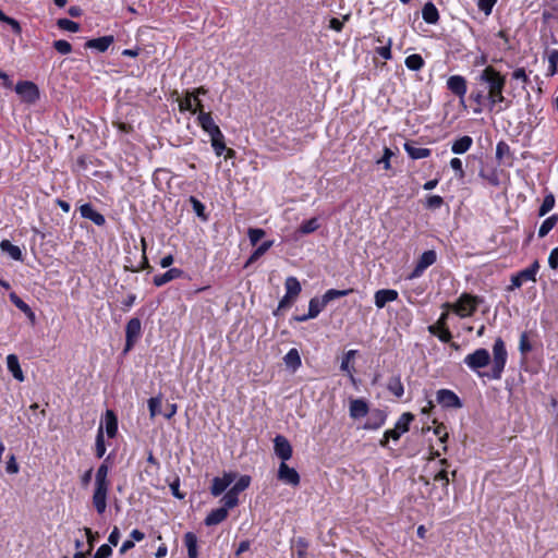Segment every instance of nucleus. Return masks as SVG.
Instances as JSON below:
<instances>
[{
    "label": "nucleus",
    "instance_id": "53",
    "mask_svg": "<svg viewBox=\"0 0 558 558\" xmlns=\"http://www.w3.org/2000/svg\"><path fill=\"white\" fill-rule=\"evenodd\" d=\"M442 205L444 198L439 195H429L425 202V207L430 210L439 209Z\"/></svg>",
    "mask_w": 558,
    "mask_h": 558
},
{
    "label": "nucleus",
    "instance_id": "59",
    "mask_svg": "<svg viewBox=\"0 0 558 558\" xmlns=\"http://www.w3.org/2000/svg\"><path fill=\"white\" fill-rule=\"evenodd\" d=\"M112 555V548L108 544H102L94 555V558H109Z\"/></svg>",
    "mask_w": 558,
    "mask_h": 558
},
{
    "label": "nucleus",
    "instance_id": "48",
    "mask_svg": "<svg viewBox=\"0 0 558 558\" xmlns=\"http://www.w3.org/2000/svg\"><path fill=\"white\" fill-rule=\"evenodd\" d=\"M554 206H555V196L551 193H549L543 199V203L538 209V216L539 217L545 216L547 213H549L554 208Z\"/></svg>",
    "mask_w": 558,
    "mask_h": 558
},
{
    "label": "nucleus",
    "instance_id": "56",
    "mask_svg": "<svg viewBox=\"0 0 558 558\" xmlns=\"http://www.w3.org/2000/svg\"><path fill=\"white\" fill-rule=\"evenodd\" d=\"M211 146L216 153L217 156H221L225 150H227L226 144H225V135L222 134L219 137H216L211 141Z\"/></svg>",
    "mask_w": 558,
    "mask_h": 558
},
{
    "label": "nucleus",
    "instance_id": "40",
    "mask_svg": "<svg viewBox=\"0 0 558 558\" xmlns=\"http://www.w3.org/2000/svg\"><path fill=\"white\" fill-rule=\"evenodd\" d=\"M558 73V49L548 51V69L547 76H554Z\"/></svg>",
    "mask_w": 558,
    "mask_h": 558
},
{
    "label": "nucleus",
    "instance_id": "35",
    "mask_svg": "<svg viewBox=\"0 0 558 558\" xmlns=\"http://www.w3.org/2000/svg\"><path fill=\"white\" fill-rule=\"evenodd\" d=\"M286 287V293L289 294V296H294L295 299L301 293V283L295 277H288L284 282Z\"/></svg>",
    "mask_w": 558,
    "mask_h": 558
},
{
    "label": "nucleus",
    "instance_id": "29",
    "mask_svg": "<svg viewBox=\"0 0 558 558\" xmlns=\"http://www.w3.org/2000/svg\"><path fill=\"white\" fill-rule=\"evenodd\" d=\"M404 149L408 153V155L414 160L427 158L432 154V150L429 148L416 147L414 146L413 142H405Z\"/></svg>",
    "mask_w": 558,
    "mask_h": 558
},
{
    "label": "nucleus",
    "instance_id": "6",
    "mask_svg": "<svg viewBox=\"0 0 558 558\" xmlns=\"http://www.w3.org/2000/svg\"><path fill=\"white\" fill-rule=\"evenodd\" d=\"M492 361V356L487 349L480 348L476 349L473 353L468 354L463 363L473 372L482 374L480 372L481 368L486 367Z\"/></svg>",
    "mask_w": 558,
    "mask_h": 558
},
{
    "label": "nucleus",
    "instance_id": "47",
    "mask_svg": "<svg viewBox=\"0 0 558 558\" xmlns=\"http://www.w3.org/2000/svg\"><path fill=\"white\" fill-rule=\"evenodd\" d=\"M505 157H511L510 146L506 142L500 141L496 145V159L499 163H502Z\"/></svg>",
    "mask_w": 558,
    "mask_h": 558
},
{
    "label": "nucleus",
    "instance_id": "61",
    "mask_svg": "<svg viewBox=\"0 0 558 558\" xmlns=\"http://www.w3.org/2000/svg\"><path fill=\"white\" fill-rule=\"evenodd\" d=\"M393 156V153L390 148L385 147L384 155L378 163H383L386 170L390 169V158Z\"/></svg>",
    "mask_w": 558,
    "mask_h": 558
},
{
    "label": "nucleus",
    "instance_id": "26",
    "mask_svg": "<svg viewBox=\"0 0 558 558\" xmlns=\"http://www.w3.org/2000/svg\"><path fill=\"white\" fill-rule=\"evenodd\" d=\"M189 558H198V538L194 532H186L183 536Z\"/></svg>",
    "mask_w": 558,
    "mask_h": 558
},
{
    "label": "nucleus",
    "instance_id": "5",
    "mask_svg": "<svg viewBox=\"0 0 558 558\" xmlns=\"http://www.w3.org/2000/svg\"><path fill=\"white\" fill-rule=\"evenodd\" d=\"M413 421L414 414H412L411 412L403 413L395 424V427L392 429H387L384 433L383 438L379 440V445L386 448L388 447L389 439L398 441L404 433L409 432L410 424Z\"/></svg>",
    "mask_w": 558,
    "mask_h": 558
},
{
    "label": "nucleus",
    "instance_id": "25",
    "mask_svg": "<svg viewBox=\"0 0 558 558\" xmlns=\"http://www.w3.org/2000/svg\"><path fill=\"white\" fill-rule=\"evenodd\" d=\"M184 275V271L180 268H170L165 274L156 275L153 279V282L156 287H161L174 279L181 278Z\"/></svg>",
    "mask_w": 558,
    "mask_h": 558
},
{
    "label": "nucleus",
    "instance_id": "3",
    "mask_svg": "<svg viewBox=\"0 0 558 558\" xmlns=\"http://www.w3.org/2000/svg\"><path fill=\"white\" fill-rule=\"evenodd\" d=\"M508 353L505 341L502 340L501 337H498L495 339V342L493 344V365L490 372H483V374H480V376L499 380L505 371Z\"/></svg>",
    "mask_w": 558,
    "mask_h": 558
},
{
    "label": "nucleus",
    "instance_id": "43",
    "mask_svg": "<svg viewBox=\"0 0 558 558\" xmlns=\"http://www.w3.org/2000/svg\"><path fill=\"white\" fill-rule=\"evenodd\" d=\"M353 291H354L353 289H347V290L329 289L323 294V298L326 301V303L328 304L329 302H331L336 299H340V298L349 295Z\"/></svg>",
    "mask_w": 558,
    "mask_h": 558
},
{
    "label": "nucleus",
    "instance_id": "51",
    "mask_svg": "<svg viewBox=\"0 0 558 558\" xmlns=\"http://www.w3.org/2000/svg\"><path fill=\"white\" fill-rule=\"evenodd\" d=\"M356 351L355 350H350L345 353V355L343 356L342 361H341V365H340V369L342 372H347L349 373L351 379L354 381V377L352 375V371L353 368L350 367V360L352 357H354Z\"/></svg>",
    "mask_w": 558,
    "mask_h": 558
},
{
    "label": "nucleus",
    "instance_id": "36",
    "mask_svg": "<svg viewBox=\"0 0 558 558\" xmlns=\"http://www.w3.org/2000/svg\"><path fill=\"white\" fill-rule=\"evenodd\" d=\"M387 389L397 398H401L404 393V387L400 376H393L387 384Z\"/></svg>",
    "mask_w": 558,
    "mask_h": 558
},
{
    "label": "nucleus",
    "instance_id": "10",
    "mask_svg": "<svg viewBox=\"0 0 558 558\" xmlns=\"http://www.w3.org/2000/svg\"><path fill=\"white\" fill-rule=\"evenodd\" d=\"M15 93L24 102L34 104L39 99V88L31 81H20L15 85Z\"/></svg>",
    "mask_w": 558,
    "mask_h": 558
},
{
    "label": "nucleus",
    "instance_id": "38",
    "mask_svg": "<svg viewBox=\"0 0 558 558\" xmlns=\"http://www.w3.org/2000/svg\"><path fill=\"white\" fill-rule=\"evenodd\" d=\"M320 227L318 219L316 217L311 218L308 220L303 221L298 228V232L300 234H310L315 232Z\"/></svg>",
    "mask_w": 558,
    "mask_h": 558
},
{
    "label": "nucleus",
    "instance_id": "16",
    "mask_svg": "<svg viewBox=\"0 0 558 558\" xmlns=\"http://www.w3.org/2000/svg\"><path fill=\"white\" fill-rule=\"evenodd\" d=\"M447 88L457 97L461 99L463 104V98L468 92V82L465 77L462 75H451L447 80Z\"/></svg>",
    "mask_w": 558,
    "mask_h": 558
},
{
    "label": "nucleus",
    "instance_id": "2",
    "mask_svg": "<svg viewBox=\"0 0 558 558\" xmlns=\"http://www.w3.org/2000/svg\"><path fill=\"white\" fill-rule=\"evenodd\" d=\"M107 457L104 462L98 466L95 474V487L92 497L93 506L98 514H102L107 508V495L110 488V481L108 480L109 465Z\"/></svg>",
    "mask_w": 558,
    "mask_h": 558
},
{
    "label": "nucleus",
    "instance_id": "22",
    "mask_svg": "<svg viewBox=\"0 0 558 558\" xmlns=\"http://www.w3.org/2000/svg\"><path fill=\"white\" fill-rule=\"evenodd\" d=\"M350 416L354 420L364 417L368 414V403L364 399H354L350 401Z\"/></svg>",
    "mask_w": 558,
    "mask_h": 558
},
{
    "label": "nucleus",
    "instance_id": "17",
    "mask_svg": "<svg viewBox=\"0 0 558 558\" xmlns=\"http://www.w3.org/2000/svg\"><path fill=\"white\" fill-rule=\"evenodd\" d=\"M80 213L83 218L93 221L98 227H102L106 223L105 216L97 211L89 203L83 204L80 207Z\"/></svg>",
    "mask_w": 558,
    "mask_h": 558
},
{
    "label": "nucleus",
    "instance_id": "49",
    "mask_svg": "<svg viewBox=\"0 0 558 558\" xmlns=\"http://www.w3.org/2000/svg\"><path fill=\"white\" fill-rule=\"evenodd\" d=\"M57 25L60 29L76 33L80 31L81 26L78 23L69 20V19H59L57 21Z\"/></svg>",
    "mask_w": 558,
    "mask_h": 558
},
{
    "label": "nucleus",
    "instance_id": "55",
    "mask_svg": "<svg viewBox=\"0 0 558 558\" xmlns=\"http://www.w3.org/2000/svg\"><path fill=\"white\" fill-rule=\"evenodd\" d=\"M52 46L61 54H68L72 51V45L64 39L54 40Z\"/></svg>",
    "mask_w": 558,
    "mask_h": 558
},
{
    "label": "nucleus",
    "instance_id": "37",
    "mask_svg": "<svg viewBox=\"0 0 558 558\" xmlns=\"http://www.w3.org/2000/svg\"><path fill=\"white\" fill-rule=\"evenodd\" d=\"M404 64L411 71H420L424 66L425 61L421 54L413 53L405 58Z\"/></svg>",
    "mask_w": 558,
    "mask_h": 558
},
{
    "label": "nucleus",
    "instance_id": "9",
    "mask_svg": "<svg viewBox=\"0 0 558 558\" xmlns=\"http://www.w3.org/2000/svg\"><path fill=\"white\" fill-rule=\"evenodd\" d=\"M142 335V322L138 317L131 318L125 326L124 352L131 351Z\"/></svg>",
    "mask_w": 558,
    "mask_h": 558
},
{
    "label": "nucleus",
    "instance_id": "39",
    "mask_svg": "<svg viewBox=\"0 0 558 558\" xmlns=\"http://www.w3.org/2000/svg\"><path fill=\"white\" fill-rule=\"evenodd\" d=\"M557 221L558 215H551L548 218H546L538 229V236H546L550 232V230L556 226Z\"/></svg>",
    "mask_w": 558,
    "mask_h": 558
},
{
    "label": "nucleus",
    "instance_id": "60",
    "mask_svg": "<svg viewBox=\"0 0 558 558\" xmlns=\"http://www.w3.org/2000/svg\"><path fill=\"white\" fill-rule=\"evenodd\" d=\"M434 481L435 482H440L442 487L447 489L448 485H449V478H448V472L442 469L440 470L435 476H434Z\"/></svg>",
    "mask_w": 558,
    "mask_h": 558
},
{
    "label": "nucleus",
    "instance_id": "24",
    "mask_svg": "<svg viewBox=\"0 0 558 558\" xmlns=\"http://www.w3.org/2000/svg\"><path fill=\"white\" fill-rule=\"evenodd\" d=\"M230 508H227V506L223 505V507L213 509L207 517L204 520L205 525L213 526L221 523L225 521L228 517V510Z\"/></svg>",
    "mask_w": 558,
    "mask_h": 558
},
{
    "label": "nucleus",
    "instance_id": "46",
    "mask_svg": "<svg viewBox=\"0 0 558 558\" xmlns=\"http://www.w3.org/2000/svg\"><path fill=\"white\" fill-rule=\"evenodd\" d=\"M189 201H190L192 208H193L194 213L196 214V216L199 217L202 220L206 221L208 219V217L205 213V210H206L205 205L195 196H191Z\"/></svg>",
    "mask_w": 558,
    "mask_h": 558
},
{
    "label": "nucleus",
    "instance_id": "41",
    "mask_svg": "<svg viewBox=\"0 0 558 558\" xmlns=\"http://www.w3.org/2000/svg\"><path fill=\"white\" fill-rule=\"evenodd\" d=\"M161 402H162V398L160 395L148 399L147 403H148L150 418H154L158 414H162Z\"/></svg>",
    "mask_w": 558,
    "mask_h": 558
},
{
    "label": "nucleus",
    "instance_id": "32",
    "mask_svg": "<svg viewBox=\"0 0 558 558\" xmlns=\"http://www.w3.org/2000/svg\"><path fill=\"white\" fill-rule=\"evenodd\" d=\"M0 248L2 252L8 253L14 260L22 262L23 253L17 245L12 244L9 240H2L0 242Z\"/></svg>",
    "mask_w": 558,
    "mask_h": 558
},
{
    "label": "nucleus",
    "instance_id": "57",
    "mask_svg": "<svg viewBox=\"0 0 558 558\" xmlns=\"http://www.w3.org/2000/svg\"><path fill=\"white\" fill-rule=\"evenodd\" d=\"M391 45L392 40L391 38H388L387 44L385 46L376 48V53H378L385 60H390L392 58Z\"/></svg>",
    "mask_w": 558,
    "mask_h": 558
},
{
    "label": "nucleus",
    "instance_id": "19",
    "mask_svg": "<svg viewBox=\"0 0 558 558\" xmlns=\"http://www.w3.org/2000/svg\"><path fill=\"white\" fill-rule=\"evenodd\" d=\"M386 418H387V414L384 410L374 409L369 413L363 428L372 429V430L378 429L379 427H381L385 424Z\"/></svg>",
    "mask_w": 558,
    "mask_h": 558
},
{
    "label": "nucleus",
    "instance_id": "30",
    "mask_svg": "<svg viewBox=\"0 0 558 558\" xmlns=\"http://www.w3.org/2000/svg\"><path fill=\"white\" fill-rule=\"evenodd\" d=\"M7 367L15 379L19 381L24 380V375L20 366L19 357L15 354H9L7 356Z\"/></svg>",
    "mask_w": 558,
    "mask_h": 558
},
{
    "label": "nucleus",
    "instance_id": "21",
    "mask_svg": "<svg viewBox=\"0 0 558 558\" xmlns=\"http://www.w3.org/2000/svg\"><path fill=\"white\" fill-rule=\"evenodd\" d=\"M114 37L112 35H106L98 38L88 39L85 43V48L95 49L98 52H105L108 50L111 44H113Z\"/></svg>",
    "mask_w": 558,
    "mask_h": 558
},
{
    "label": "nucleus",
    "instance_id": "18",
    "mask_svg": "<svg viewBox=\"0 0 558 558\" xmlns=\"http://www.w3.org/2000/svg\"><path fill=\"white\" fill-rule=\"evenodd\" d=\"M399 293L393 289H380L375 292L374 302L377 308H384L387 303L398 300Z\"/></svg>",
    "mask_w": 558,
    "mask_h": 558
},
{
    "label": "nucleus",
    "instance_id": "62",
    "mask_svg": "<svg viewBox=\"0 0 558 558\" xmlns=\"http://www.w3.org/2000/svg\"><path fill=\"white\" fill-rule=\"evenodd\" d=\"M170 489H171V493L172 495L178 498V499H183L184 498V494H182L180 492V478L177 477L171 484H170Z\"/></svg>",
    "mask_w": 558,
    "mask_h": 558
},
{
    "label": "nucleus",
    "instance_id": "52",
    "mask_svg": "<svg viewBox=\"0 0 558 558\" xmlns=\"http://www.w3.org/2000/svg\"><path fill=\"white\" fill-rule=\"evenodd\" d=\"M532 344L529 340V336H527V332L526 331H523L520 336V341H519V351L520 353L523 355V356H526L527 353H530L532 351Z\"/></svg>",
    "mask_w": 558,
    "mask_h": 558
},
{
    "label": "nucleus",
    "instance_id": "63",
    "mask_svg": "<svg viewBox=\"0 0 558 558\" xmlns=\"http://www.w3.org/2000/svg\"><path fill=\"white\" fill-rule=\"evenodd\" d=\"M548 265L554 270L558 269V247L551 250L548 257Z\"/></svg>",
    "mask_w": 558,
    "mask_h": 558
},
{
    "label": "nucleus",
    "instance_id": "31",
    "mask_svg": "<svg viewBox=\"0 0 558 558\" xmlns=\"http://www.w3.org/2000/svg\"><path fill=\"white\" fill-rule=\"evenodd\" d=\"M472 144V137L469 135H464L452 143L451 150L456 155H462L471 148Z\"/></svg>",
    "mask_w": 558,
    "mask_h": 558
},
{
    "label": "nucleus",
    "instance_id": "15",
    "mask_svg": "<svg viewBox=\"0 0 558 558\" xmlns=\"http://www.w3.org/2000/svg\"><path fill=\"white\" fill-rule=\"evenodd\" d=\"M274 450L276 456L286 462L292 457V446L290 441L282 435H277L274 439Z\"/></svg>",
    "mask_w": 558,
    "mask_h": 558
},
{
    "label": "nucleus",
    "instance_id": "27",
    "mask_svg": "<svg viewBox=\"0 0 558 558\" xmlns=\"http://www.w3.org/2000/svg\"><path fill=\"white\" fill-rule=\"evenodd\" d=\"M106 433L109 438H114L118 434V416L112 410L105 413Z\"/></svg>",
    "mask_w": 558,
    "mask_h": 558
},
{
    "label": "nucleus",
    "instance_id": "45",
    "mask_svg": "<svg viewBox=\"0 0 558 558\" xmlns=\"http://www.w3.org/2000/svg\"><path fill=\"white\" fill-rule=\"evenodd\" d=\"M197 122L198 125L203 129V131H207L216 124L211 117V113L205 112L203 109H201V112L197 117Z\"/></svg>",
    "mask_w": 558,
    "mask_h": 558
},
{
    "label": "nucleus",
    "instance_id": "12",
    "mask_svg": "<svg viewBox=\"0 0 558 558\" xmlns=\"http://www.w3.org/2000/svg\"><path fill=\"white\" fill-rule=\"evenodd\" d=\"M436 400L442 408L461 409L463 407L459 396L450 389H439Z\"/></svg>",
    "mask_w": 558,
    "mask_h": 558
},
{
    "label": "nucleus",
    "instance_id": "58",
    "mask_svg": "<svg viewBox=\"0 0 558 558\" xmlns=\"http://www.w3.org/2000/svg\"><path fill=\"white\" fill-rule=\"evenodd\" d=\"M497 3V0H478L477 7L480 11L484 12L485 15H489L493 11L494 5Z\"/></svg>",
    "mask_w": 558,
    "mask_h": 558
},
{
    "label": "nucleus",
    "instance_id": "14",
    "mask_svg": "<svg viewBox=\"0 0 558 558\" xmlns=\"http://www.w3.org/2000/svg\"><path fill=\"white\" fill-rule=\"evenodd\" d=\"M236 478V474L233 472H225L222 477H214L210 486V493L213 496H220Z\"/></svg>",
    "mask_w": 558,
    "mask_h": 558
},
{
    "label": "nucleus",
    "instance_id": "11",
    "mask_svg": "<svg viewBox=\"0 0 558 558\" xmlns=\"http://www.w3.org/2000/svg\"><path fill=\"white\" fill-rule=\"evenodd\" d=\"M437 260V254L434 250L425 251L418 258L415 267L409 275V279H415L423 275V272Z\"/></svg>",
    "mask_w": 558,
    "mask_h": 558
},
{
    "label": "nucleus",
    "instance_id": "34",
    "mask_svg": "<svg viewBox=\"0 0 558 558\" xmlns=\"http://www.w3.org/2000/svg\"><path fill=\"white\" fill-rule=\"evenodd\" d=\"M326 306L327 303L323 296L320 299L312 298L308 303V316L316 318Z\"/></svg>",
    "mask_w": 558,
    "mask_h": 558
},
{
    "label": "nucleus",
    "instance_id": "64",
    "mask_svg": "<svg viewBox=\"0 0 558 558\" xmlns=\"http://www.w3.org/2000/svg\"><path fill=\"white\" fill-rule=\"evenodd\" d=\"M450 167L457 172L459 178H463L464 177V171H463V168H462V161L459 158H452L450 160Z\"/></svg>",
    "mask_w": 558,
    "mask_h": 558
},
{
    "label": "nucleus",
    "instance_id": "28",
    "mask_svg": "<svg viewBox=\"0 0 558 558\" xmlns=\"http://www.w3.org/2000/svg\"><path fill=\"white\" fill-rule=\"evenodd\" d=\"M422 17L427 24H437L439 21V12L436 5L428 1L424 4L422 9Z\"/></svg>",
    "mask_w": 558,
    "mask_h": 558
},
{
    "label": "nucleus",
    "instance_id": "1",
    "mask_svg": "<svg viewBox=\"0 0 558 558\" xmlns=\"http://www.w3.org/2000/svg\"><path fill=\"white\" fill-rule=\"evenodd\" d=\"M507 77L493 65L484 68L475 77L470 99L477 107L473 109L474 113H481L483 108L497 113L507 110L511 106V100L504 96Z\"/></svg>",
    "mask_w": 558,
    "mask_h": 558
},
{
    "label": "nucleus",
    "instance_id": "44",
    "mask_svg": "<svg viewBox=\"0 0 558 558\" xmlns=\"http://www.w3.org/2000/svg\"><path fill=\"white\" fill-rule=\"evenodd\" d=\"M95 453L98 459L102 458L106 453V445L104 438V428L102 425L99 426L96 435V444H95Z\"/></svg>",
    "mask_w": 558,
    "mask_h": 558
},
{
    "label": "nucleus",
    "instance_id": "8",
    "mask_svg": "<svg viewBox=\"0 0 558 558\" xmlns=\"http://www.w3.org/2000/svg\"><path fill=\"white\" fill-rule=\"evenodd\" d=\"M539 269L538 260H534L527 268L518 271L511 277V284L508 290L519 289L525 281H536V274Z\"/></svg>",
    "mask_w": 558,
    "mask_h": 558
},
{
    "label": "nucleus",
    "instance_id": "4",
    "mask_svg": "<svg viewBox=\"0 0 558 558\" xmlns=\"http://www.w3.org/2000/svg\"><path fill=\"white\" fill-rule=\"evenodd\" d=\"M483 301L484 300L482 296L472 295L469 293H462L454 305L445 303L444 306L448 307V308H452L457 315H459L460 317L463 318V317L472 316L476 312L477 306Z\"/></svg>",
    "mask_w": 558,
    "mask_h": 558
},
{
    "label": "nucleus",
    "instance_id": "7",
    "mask_svg": "<svg viewBox=\"0 0 558 558\" xmlns=\"http://www.w3.org/2000/svg\"><path fill=\"white\" fill-rule=\"evenodd\" d=\"M251 484V476L242 475L236 483L221 498V502L227 508H234L239 504V494L245 490Z\"/></svg>",
    "mask_w": 558,
    "mask_h": 558
},
{
    "label": "nucleus",
    "instance_id": "50",
    "mask_svg": "<svg viewBox=\"0 0 558 558\" xmlns=\"http://www.w3.org/2000/svg\"><path fill=\"white\" fill-rule=\"evenodd\" d=\"M308 542L304 537H298L294 541V546L296 550L298 558H305L307 557V548H308Z\"/></svg>",
    "mask_w": 558,
    "mask_h": 558
},
{
    "label": "nucleus",
    "instance_id": "54",
    "mask_svg": "<svg viewBox=\"0 0 558 558\" xmlns=\"http://www.w3.org/2000/svg\"><path fill=\"white\" fill-rule=\"evenodd\" d=\"M266 232L259 228H250L247 230V235L252 245H256L264 236Z\"/></svg>",
    "mask_w": 558,
    "mask_h": 558
},
{
    "label": "nucleus",
    "instance_id": "13",
    "mask_svg": "<svg viewBox=\"0 0 558 558\" xmlns=\"http://www.w3.org/2000/svg\"><path fill=\"white\" fill-rule=\"evenodd\" d=\"M277 478L292 487L299 486L301 482V477L298 471L294 468L289 466L286 462L280 463Z\"/></svg>",
    "mask_w": 558,
    "mask_h": 558
},
{
    "label": "nucleus",
    "instance_id": "20",
    "mask_svg": "<svg viewBox=\"0 0 558 558\" xmlns=\"http://www.w3.org/2000/svg\"><path fill=\"white\" fill-rule=\"evenodd\" d=\"M207 90L204 87H198L193 92H186L185 96L179 100V109L180 111H190L192 114L196 113V109L194 108V97L195 94H203L205 95Z\"/></svg>",
    "mask_w": 558,
    "mask_h": 558
},
{
    "label": "nucleus",
    "instance_id": "42",
    "mask_svg": "<svg viewBox=\"0 0 558 558\" xmlns=\"http://www.w3.org/2000/svg\"><path fill=\"white\" fill-rule=\"evenodd\" d=\"M274 242L272 241H265L263 242L253 253L252 255L248 257L247 262H246V266L248 264H252L254 262H256L258 258H260L271 246H272Z\"/></svg>",
    "mask_w": 558,
    "mask_h": 558
},
{
    "label": "nucleus",
    "instance_id": "23",
    "mask_svg": "<svg viewBox=\"0 0 558 558\" xmlns=\"http://www.w3.org/2000/svg\"><path fill=\"white\" fill-rule=\"evenodd\" d=\"M9 299L21 312L27 316L32 326H34L36 324V315L29 305L26 304L15 292H11L9 294Z\"/></svg>",
    "mask_w": 558,
    "mask_h": 558
},
{
    "label": "nucleus",
    "instance_id": "33",
    "mask_svg": "<svg viewBox=\"0 0 558 558\" xmlns=\"http://www.w3.org/2000/svg\"><path fill=\"white\" fill-rule=\"evenodd\" d=\"M283 362L287 367L291 368L293 372L296 371L302 364L299 351L295 348L290 349L283 356Z\"/></svg>",
    "mask_w": 558,
    "mask_h": 558
}]
</instances>
